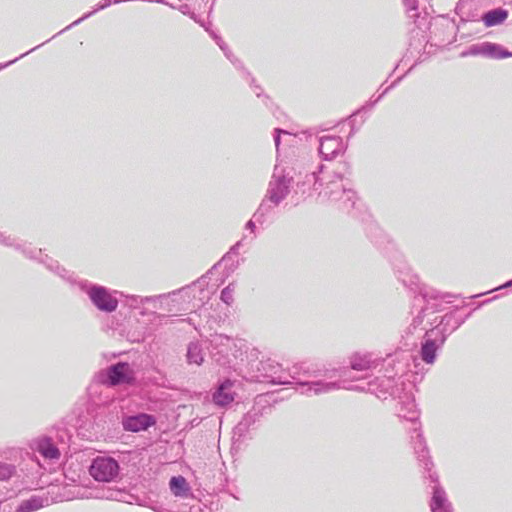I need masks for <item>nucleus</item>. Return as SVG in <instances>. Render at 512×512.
<instances>
[{"label":"nucleus","instance_id":"nucleus-1","mask_svg":"<svg viewBox=\"0 0 512 512\" xmlns=\"http://www.w3.org/2000/svg\"><path fill=\"white\" fill-rule=\"evenodd\" d=\"M251 380L273 385H298L302 394L319 395L333 391L339 386L335 383H326L328 369H314L308 363L293 365L289 370L282 368L281 364L271 358L251 363Z\"/></svg>","mask_w":512,"mask_h":512},{"label":"nucleus","instance_id":"nucleus-2","mask_svg":"<svg viewBox=\"0 0 512 512\" xmlns=\"http://www.w3.org/2000/svg\"><path fill=\"white\" fill-rule=\"evenodd\" d=\"M398 372L391 374L388 371V367L385 369L384 378L379 380L378 378H374L369 380L365 385L361 384H349V382H359L364 379H367V375L365 376H353L351 371L348 369H333L329 370L327 374L326 383H335L339 384V386L333 388L337 389H347V390H355V391H366L372 394H375L378 398L387 399L388 397H401V394L407 390V388H411V383H406L402 376L396 377Z\"/></svg>","mask_w":512,"mask_h":512},{"label":"nucleus","instance_id":"nucleus-3","mask_svg":"<svg viewBox=\"0 0 512 512\" xmlns=\"http://www.w3.org/2000/svg\"><path fill=\"white\" fill-rule=\"evenodd\" d=\"M39 263L43 264L49 271L69 283L78 286L84 292L93 306L104 313L110 314L117 310L119 305L118 296H122L123 292L112 290L105 286L91 283L88 280H78L73 272H70L47 254L45 258H40Z\"/></svg>","mask_w":512,"mask_h":512},{"label":"nucleus","instance_id":"nucleus-4","mask_svg":"<svg viewBox=\"0 0 512 512\" xmlns=\"http://www.w3.org/2000/svg\"><path fill=\"white\" fill-rule=\"evenodd\" d=\"M351 172L346 164H341L332 174H322L323 185L318 196L323 200L337 202L339 209L350 213L360 205L356 192L350 187Z\"/></svg>","mask_w":512,"mask_h":512},{"label":"nucleus","instance_id":"nucleus-5","mask_svg":"<svg viewBox=\"0 0 512 512\" xmlns=\"http://www.w3.org/2000/svg\"><path fill=\"white\" fill-rule=\"evenodd\" d=\"M416 439L414 443V452L417 456L419 464L424 468L427 475L432 483H434L432 489V497L430 501L431 512H452V506L449 502L445 490L438 483V476L432 471L433 462L429 456V450L426 445L424 437L416 429Z\"/></svg>","mask_w":512,"mask_h":512},{"label":"nucleus","instance_id":"nucleus-6","mask_svg":"<svg viewBox=\"0 0 512 512\" xmlns=\"http://www.w3.org/2000/svg\"><path fill=\"white\" fill-rule=\"evenodd\" d=\"M208 282L206 281V275H202L199 279L182 287L181 289L172 291L167 294H160L156 296H145V298H154V302H148L143 310L140 311L141 315H146L148 313L155 314L157 310H167L172 311L171 308H168L170 302H176L177 298L187 297L188 299L198 298L201 302H204L205 299H208L209 292L207 291Z\"/></svg>","mask_w":512,"mask_h":512},{"label":"nucleus","instance_id":"nucleus-7","mask_svg":"<svg viewBox=\"0 0 512 512\" xmlns=\"http://www.w3.org/2000/svg\"><path fill=\"white\" fill-rule=\"evenodd\" d=\"M135 382L136 374L131 364L126 361H119L95 373L92 383L87 388V393L89 398L95 401L94 397L98 393L100 385L116 387L133 385Z\"/></svg>","mask_w":512,"mask_h":512},{"label":"nucleus","instance_id":"nucleus-8","mask_svg":"<svg viewBox=\"0 0 512 512\" xmlns=\"http://www.w3.org/2000/svg\"><path fill=\"white\" fill-rule=\"evenodd\" d=\"M455 295L451 293H442L437 289L422 285L414 298V306L422 304L418 314L413 318L408 327V333H413L423 324L424 318L429 314H434L443 310V303H451Z\"/></svg>","mask_w":512,"mask_h":512},{"label":"nucleus","instance_id":"nucleus-9","mask_svg":"<svg viewBox=\"0 0 512 512\" xmlns=\"http://www.w3.org/2000/svg\"><path fill=\"white\" fill-rule=\"evenodd\" d=\"M296 175L294 167L276 164L264 198L277 207L290 193Z\"/></svg>","mask_w":512,"mask_h":512},{"label":"nucleus","instance_id":"nucleus-10","mask_svg":"<svg viewBox=\"0 0 512 512\" xmlns=\"http://www.w3.org/2000/svg\"><path fill=\"white\" fill-rule=\"evenodd\" d=\"M244 343L241 339H235L224 334L212 335L209 340V351L212 359L220 366L230 364L231 357L237 359L242 355Z\"/></svg>","mask_w":512,"mask_h":512},{"label":"nucleus","instance_id":"nucleus-11","mask_svg":"<svg viewBox=\"0 0 512 512\" xmlns=\"http://www.w3.org/2000/svg\"><path fill=\"white\" fill-rule=\"evenodd\" d=\"M120 472L118 460L108 455L95 457L89 466L90 475L98 482H116L120 479Z\"/></svg>","mask_w":512,"mask_h":512},{"label":"nucleus","instance_id":"nucleus-12","mask_svg":"<svg viewBox=\"0 0 512 512\" xmlns=\"http://www.w3.org/2000/svg\"><path fill=\"white\" fill-rule=\"evenodd\" d=\"M325 165L319 164L316 170H312L306 172L302 176V172L298 173V180L296 182V194H301L304 197L312 196L313 192H319L321 186L323 185L322 174H324Z\"/></svg>","mask_w":512,"mask_h":512},{"label":"nucleus","instance_id":"nucleus-13","mask_svg":"<svg viewBox=\"0 0 512 512\" xmlns=\"http://www.w3.org/2000/svg\"><path fill=\"white\" fill-rule=\"evenodd\" d=\"M395 362V359L392 355H388L386 359H382L380 357L375 356L373 353L365 352L360 353L356 352L352 354L349 358V364L351 370L354 371H369L372 369L378 368L380 365L384 366H392Z\"/></svg>","mask_w":512,"mask_h":512},{"label":"nucleus","instance_id":"nucleus-14","mask_svg":"<svg viewBox=\"0 0 512 512\" xmlns=\"http://www.w3.org/2000/svg\"><path fill=\"white\" fill-rule=\"evenodd\" d=\"M399 399L397 414L400 418L406 419L413 423L414 427L411 431V443L414 446L413 441H417L415 430L417 429L419 433L423 436L420 427L417 426V420L419 418V411L417 410L415 400L411 395V392H407L406 390L401 394V397H397Z\"/></svg>","mask_w":512,"mask_h":512},{"label":"nucleus","instance_id":"nucleus-15","mask_svg":"<svg viewBox=\"0 0 512 512\" xmlns=\"http://www.w3.org/2000/svg\"><path fill=\"white\" fill-rule=\"evenodd\" d=\"M479 55L491 59H503L512 57V52L508 51L500 44L485 41L470 45L466 50L462 51L460 54L461 57Z\"/></svg>","mask_w":512,"mask_h":512},{"label":"nucleus","instance_id":"nucleus-16","mask_svg":"<svg viewBox=\"0 0 512 512\" xmlns=\"http://www.w3.org/2000/svg\"><path fill=\"white\" fill-rule=\"evenodd\" d=\"M431 328L425 330L424 340L421 343L420 357L426 364H433L437 357L438 349L443 345L440 344V333L438 326H432L433 322L428 321Z\"/></svg>","mask_w":512,"mask_h":512},{"label":"nucleus","instance_id":"nucleus-17","mask_svg":"<svg viewBox=\"0 0 512 512\" xmlns=\"http://www.w3.org/2000/svg\"><path fill=\"white\" fill-rule=\"evenodd\" d=\"M122 427L126 432L139 433L147 431L157 423L154 415L139 412L134 415H126L122 418Z\"/></svg>","mask_w":512,"mask_h":512},{"label":"nucleus","instance_id":"nucleus-18","mask_svg":"<svg viewBox=\"0 0 512 512\" xmlns=\"http://www.w3.org/2000/svg\"><path fill=\"white\" fill-rule=\"evenodd\" d=\"M346 148L347 146L340 136H323L319 139L318 151L322 160H332L343 153Z\"/></svg>","mask_w":512,"mask_h":512},{"label":"nucleus","instance_id":"nucleus-19","mask_svg":"<svg viewBox=\"0 0 512 512\" xmlns=\"http://www.w3.org/2000/svg\"><path fill=\"white\" fill-rule=\"evenodd\" d=\"M458 308L453 311L446 313L441 317L440 322L436 325L439 327L440 333V344H444L448 335L457 330L465 321L471 316L472 312H469L466 316L460 317L456 315Z\"/></svg>","mask_w":512,"mask_h":512},{"label":"nucleus","instance_id":"nucleus-20","mask_svg":"<svg viewBox=\"0 0 512 512\" xmlns=\"http://www.w3.org/2000/svg\"><path fill=\"white\" fill-rule=\"evenodd\" d=\"M234 381L224 379L219 381L212 393V402L218 407H227L235 400L236 393L233 391Z\"/></svg>","mask_w":512,"mask_h":512},{"label":"nucleus","instance_id":"nucleus-21","mask_svg":"<svg viewBox=\"0 0 512 512\" xmlns=\"http://www.w3.org/2000/svg\"><path fill=\"white\" fill-rule=\"evenodd\" d=\"M0 244L13 247L15 250L20 251L25 257L37 260L38 262L40 258H45V254H43L41 249L33 248L30 244L25 242H19L11 235H5L2 232H0Z\"/></svg>","mask_w":512,"mask_h":512},{"label":"nucleus","instance_id":"nucleus-22","mask_svg":"<svg viewBox=\"0 0 512 512\" xmlns=\"http://www.w3.org/2000/svg\"><path fill=\"white\" fill-rule=\"evenodd\" d=\"M32 448L47 460H58L61 456L60 448L49 436H42L35 439Z\"/></svg>","mask_w":512,"mask_h":512},{"label":"nucleus","instance_id":"nucleus-23","mask_svg":"<svg viewBox=\"0 0 512 512\" xmlns=\"http://www.w3.org/2000/svg\"><path fill=\"white\" fill-rule=\"evenodd\" d=\"M260 415L258 412L249 411L246 413L240 422L233 429V439L237 442H242L246 439L247 434L254 428L256 422L259 421Z\"/></svg>","mask_w":512,"mask_h":512},{"label":"nucleus","instance_id":"nucleus-24","mask_svg":"<svg viewBox=\"0 0 512 512\" xmlns=\"http://www.w3.org/2000/svg\"><path fill=\"white\" fill-rule=\"evenodd\" d=\"M401 78H398L395 82H393L390 86L386 87L381 93H379L376 97L375 96H372L370 98L369 101H367L361 108H359L356 112H354L350 117H349V124L351 126V131H350V134H349V137H351L356 129L354 127V120L352 119L356 114H360V113H365L369 110H371L383 97L385 94L388 93V91L395 86V84L397 82L400 81Z\"/></svg>","mask_w":512,"mask_h":512},{"label":"nucleus","instance_id":"nucleus-25","mask_svg":"<svg viewBox=\"0 0 512 512\" xmlns=\"http://www.w3.org/2000/svg\"><path fill=\"white\" fill-rule=\"evenodd\" d=\"M508 15L506 9L499 7L483 13L481 20L486 27H493L502 24L508 18Z\"/></svg>","mask_w":512,"mask_h":512},{"label":"nucleus","instance_id":"nucleus-26","mask_svg":"<svg viewBox=\"0 0 512 512\" xmlns=\"http://www.w3.org/2000/svg\"><path fill=\"white\" fill-rule=\"evenodd\" d=\"M48 501L47 497L33 495L30 498L23 500L18 505L15 512H34L48 505Z\"/></svg>","mask_w":512,"mask_h":512},{"label":"nucleus","instance_id":"nucleus-27","mask_svg":"<svg viewBox=\"0 0 512 512\" xmlns=\"http://www.w3.org/2000/svg\"><path fill=\"white\" fill-rule=\"evenodd\" d=\"M187 362L189 364L201 365L204 361L202 346L199 342H190L186 353Z\"/></svg>","mask_w":512,"mask_h":512},{"label":"nucleus","instance_id":"nucleus-28","mask_svg":"<svg viewBox=\"0 0 512 512\" xmlns=\"http://www.w3.org/2000/svg\"><path fill=\"white\" fill-rule=\"evenodd\" d=\"M171 492L177 497H184L188 494L190 487L183 476H173L169 481Z\"/></svg>","mask_w":512,"mask_h":512},{"label":"nucleus","instance_id":"nucleus-29","mask_svg":"<svg viewBox=\"0 0 512 512\" xmlns=\"http://www.w3.org/2000/svg\"><path fill=\"white\" fill-rule=\"evenodd\" d=\"M124 298L123 300V303L125 306L133 309V310H139V312L141 310H143V307L148 303V302H154L155 299L154 298H145V297H142V296H138V295H128V294H124L121 296Z\"/></svg>","mask_w":512,"mask_h":512},{"label":"nucleus","instance_id":"nucleus-30","mask_svg":"<svg viewBox=\"0 0 512 512\" xmlns=\"http://www.w3.org/2000/svg\"><path fill=\"white\" fill-rule=\"evenodd\" d=\"M122 0H102L101 2H99L96 6V8H94V10L88 12V13H85L82 17H80L79 19L75 20L73 23H71L70 25H68L65 29H63L62 31H60L58 34L62 33L63 31L65 30H68L70 29L71 27L73 26H76L78 24H80L82 21L88 19L89 17H91L94 13H96L97 11H100V10H103L107 7H109L112 3H119L121 2Z\"/></svg>","mask_w":512,"mask_h":512},{"label":"nucleus","instance_id":"nucleus-31","mask_svg":"<svg viewBox=\"0 0 512 512\" xmlns=\"http://www.w3.org/2000/svg\"><path fill=\"white\" fill-rule=\"evenodd\" d=\"M273 208V204L264 198L258 209L254 212L252 218L256 221V223L264 224L266 221V215L270 213Z\"/></svg>","mask_w":512,"mask_h":512},{"label":"nucleus","instance_id":"nucleus-32","mask_svg":"<svg viewBox=\"0 0 512 512\" xmlns=\"http://www.w3.org/2000/svg\"><path fill=\"white\" fill-rule=\"evenodd\" d=\"M248 236L247 235H244L242 237V240L236 242L231 248L230 250L222 257V259L220 260V262H218L217 264H215L205 275H206V281L208 282V277L209 275L212 273V271L214 269L217 268V266L223 264V263H227L228 261H230L232 259V255H237L239 253V248L241 247L242 245V241L244 239H247Z\"/></svg>","mask_w":512,"mask_h":512},{"label":"nucleus","instance_id":"nucleus-33","mask_svg":"<svg viewBox=\"0 0 512 512\" xmlns=\"http://www.w3.org/2000/svg\"><path fill=\"white\" fill-rule=\"evenodd\" d=\"M147 327L143 325H139L135 328H130L127 331V340L131 343H140L143 342L147 336Z\"/></svg>","mask_w":512,"mask_h":512},{"label":"nucleus","instance_id":"nucleus-34","mask_svg":"<svg viewBox=\"0 0 512 512\" xmlns=\"http://www.w3.org/2000/svg\"><path fill=\"white\" fill-rule=\"evenodd\" d=\"M17 472L14 464L0 461V481H8Z\"/></svg>","mask_w":512,"mask_h":512},{"label":"nucleus","instance_id":"nucleus-35","mask_svg":"<svg viewBox=\"0 0 512 512\" xmlns=\"http://www.w3.org/2000/svg\"><path fill=\"white\" fill-rule=\"evenodd\" d=\"M403 4L406 8V12L409 16V18L416 19L419 17L418 12V0H402Z\"/></svg>","mask_w":512,"mask_h":512},{"label":"nucleus","instance_id":"nucleus-36","mask_svg":"<svg viewBox=\"0 0 512 512\" xmlns=\"http://www.w3.org/2000/svg\"><path fill=\"white\" fill-rule=\"evenodd\" d=\"M233 293H234V284L230 283L224 289H222L221 294H220L221 301L227 305H231L234 301Z\"/></svg>","mask_w":512,"mask_h":512},{"label":"nucleus","instance_id":"nucleus-37","mask_svg":"<svg viewBox=\"0 0 512 512\" xmlns=\"http://www.w3.org/2000/svg\"><path fill=\"white\" fill-rule=\"evenodd\" d=\"M224 55L235 66V68L242 70L247 77H250V73L245 69L243 63L231 52L230 49L224 52Z\"/></svg>","mask_w":512,"mask_h":512},{"label":"nucleus","instance_id":"nucleus-38","mask_svg":"<svg viewBox=\"0 0 512 512\" xmlns=\"http://www.w3.org/2000/svg\"><path fill=\"white\" fill-rule=\"evenodd\" d=\"M224 55L235 66V68L242 70L247 77H250V73L245 69L243 63L231 52L230 49L224 52Z\"/></svg>","mask_w":512,"mask_h":512},{"label":"nucleus","instance_id":"nucleus-39","mask_svg":"<svg viewBox=\"0 0 512 512\" xmlns=\"http://www.w3.org/2000/svg\"><path fill=\"white\" fill-rule=\"evenodd\" d=\"M224 55L235 66V68L242 70L247 77H250V73L245 69L243 63L231 52L230 49L224 52Z\"/></svg>","mask_w":512,"mask_h":512},{"label":"nucleus","instance_id":"nucleus-40","mask_svg":"<svg viewBox=\"0 0 512 512\" xmlns=\"http://www.w3.org/2000/svg\"><path fill=\"white\" fill-rule=\"evenodd\" d=\"M205 30L207 32H209L210 36L214 39V41L219 46V48L223 51V53L226 52L227 50H229L228 45L222 40V38L218 34H216L212 30H209L207 27H205Z\"/></svg>","mask_w":512,"mask_h":512},{"label":"nucleus","instance_id":"nucleus-41","mask_svg":"<svg viewBox=\"0 0 512 512\" xmlns=\"http://www.w3.org/2000/svg\"><path fill=\"white\" fill-rule=\"evenodd\" d=\"M205 30L207 32H209L210 36L214 39V41L219 46V48L223 51V53L226 52L227 50H229L228 45L222 40V38L218 34H216L212 30H209L207 27H205Z\"/></svg>","mask_w":512,"mask_h":512},{"label":"nucleus","instance_id":"nucleus-42","mask_svg":"<svg viewBox=\"0 0 512 512\" xmlns=\"http://www.w3.org/2000/svg\"><path fill=\"white\" fill-rule=\"evenodd\" d=\"M205 30L207 32H209L210 36L214 39V41L219 46V48L223 51V53L226 52L227 50H229L228 45L222 40V38L218 34H216L212 30H209L207 27H205Z\"/></svg>","mask_w":512,"mask_h":512},{"label":"nucleus","instance_id":"nucleus-43","mask_svg":"<svg viewBox=\"0 0 512 512\" xmlns=\"http://www.w3.org/2000/svg\"><path fill=\"white\" fill-rule=\"evenodd\" d=\"M282 134L287 135V136H292L291 133H289L288 131H286L284 129L275 128L274 133H273V139H274V143H275L277 150L279 149V146L281 144V135Z\"/></svg>","mask_w":512,"mask_h":512},{"label":"nucleus","instance_id":"nucleus-44","mask_svg":"<svg viewBox=\"0 0 512 512\" xmlns=\"http://www.w3.org/2000/svg\"><path fill=\"white\" fill-rule=\"evenodd\" d=\"M45 43H46V42H44V44H45ZM42 45H43V43H42V44H40V45H38V46H35L34 48H32V49H30L29 51H27V52H25V53L21 54L19 57H16L15 59H13V60H11V61H8V62H6V63H1V64H0V70H2V69H4V68H6V67H8V66H10L11 64L15 63V62H16V61H18L19 59H21V58L25 57L26 55H28L29 53H31V52H33V51H35L36 49H38V48H39L40 46H42Z\"/></svg>","mask_w":512,"mask_h":512},{"label":"nucleus","instance_id":"nucleus-45","mask_svg":"<svg viewBox=\"0 0 512 512\" xmlns=\"http://www.w3.org/2000/svg\"><path fill=\"white\" fill-rule=\"evenodd\" d=\"M245 229L249 231L250 239L254 240L256 238V221L253 218L246 222Z\"/></svg>","mask_w":512,"mask_h":512},{"label":"nucleus","instance_id":"nucleus-46","mask_svg":"<svg viewBox=\"0 0 512 512\" xmlns=\"http://www.w3.org/2000/svg\"><path fill=\"white\" fill-rule=\"evenodd\" d=\"M250 86H251L253 92L256 94L257 97H261L262 96L263 90H262V88L258 84H256L254 78H251Z\"/></svg>","mask_w":512,"mask_h":512},{"label":"nucleus","instance_id":"nucleus-47","mask_svg":"<svg viewBox=\"0 0 512 512\" xmlns=\"http://www.w3.org/2000/svg\"><path fill=\"white\" fill-rule=\"evenodd\" d=\"M0 512H12V506L9 503L0 500Z\"/></svg>","mask_w":512,"mask_h":512},{"label":"nucleus","instance_id":"nucleus-48","mask_svg":"<svg viewBox=\"0 0 512 512\" xmlns=\"http://www.w3.org/2000/svg\"><path fill=\"white\" fill-rule=\"evenodd\" d=\"M65 437L69 438V435H68L67 431L63 430L62 433L60 435H58V442L61 445H66Z\"/></svg>","mask_w":512,"mask_h":512},{"label":"nucleus","instance_id":"nucleus-49","mask_svg":"<svg viewBox=\"0 0 512 512\" xmlns=\"http://www.w3.org/2000/svg\"><path fill=\"white\" fill-rule=\"evenodd\" d=\"M179 10H180L183 14H188V13H189V11H190V7H189L187 4H182V5H180Z\"/></svg>","mask_w":512,"mask_h":512},{"label":"nucleus","instance_id":"nucleus-50","mask_svg":"<svg viewBox=\"0 0 512 512\" xmlns=\"http://www.w3.org/2000/svg\"><path fill=\"white\" fill-rule=\"evenodd\" d=\"M512 287V279L505 282L503 285L497 287L495 290H501L503 288Z\"/></svg>","mask_w":512,"mask_h":512},{"label":"nucleus","instance_id":"nucleus-51","mask_svg":"<svg viewBox=\"0 0 512 512\" xmlns=\"http://www.w3.org/2000/svg\"><path fill=\"white\" fill-rule=\"evenodd\" d=\"M258 353H259V351L257 349H253V351L250 353V356L251 357L256 356Z\"/></svg>","mask_w":512,"mask_h":512},{"label":"nucleus","instance_id":"nucleus-52","mask_svg":"<svg viewBox=\"0 0 512 512\" xmlns=\"http://www.w3.org/2000/svg\"><path fill=\"white\" fill-rule=\"evenodd\" d=\"M372 241H374L376 245H381L383 243V240L378 239H372Z\"/></svg>","mask_w":512,"mask_h":512},{"label":"nucleus","instance_id":"nucleus-53","mask_svg":"<svg viewBox=\"0 0 512 512\" xmlns=\"http://www.w3.org/2000/svg\"><path fill=\"white\" fill-rule=\"evenodd\" d=\"M268 100H269V97H268V96H266V95H264V104H265L266 106H268Z\"/></svg>","mask_w":512,"mask_h":512},{"label":"nucleus","instance_id":"nucleus-54","mask_svg":"<svg viewBox=\"0 0 512 512\" xmlns=\"http://www.w3.org/2000/svg\"><path fill=\"white\" fill-rule=\"evenodd\" d=\"M158 3H164V4H168L167 2H165L164 0H157Z\"/></svg>","mask_w":512,"mask_h":512},{"label":"nucleus","instance_id":"nucleus-55","mask_svg":"<svg viewBox=\"0 0 512 512\" xmlns=\"http://www.w3.org/2000/svg\"><path fill=\"white\" fill-rule=\"evenodd\" d=\"M482 294H478V295H474V296H471L472 298H477L479 296H481Z\"/></svg>","mask_w":512,"mask_h":512}]
</instances>
